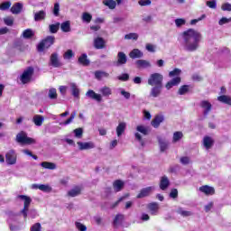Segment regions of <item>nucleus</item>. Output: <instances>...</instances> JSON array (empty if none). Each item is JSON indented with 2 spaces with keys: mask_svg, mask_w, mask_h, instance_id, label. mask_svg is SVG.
Wrapping results in <instances>:
<instances>
[{
  "mask_svg": "<svg viewBox=\"0 0 231 231\" xmlns=\"http://www.w3.org/2000/svg\"><path fill=\"white\" fill-rule=\"evenodd\" d=\"M182 50L192 53L199 49L201 42V33L194 29H188L182 32Z\"/></svg>",
  "mask_w": 231,
  "mask_h": 231,
  "instance_id": "nucleus-1",
  "label": "nucleus"
},
{
  "mask_svg": "<svg viewBox=\"0 0 231 231\" xmlns=\"http://www.w3.org/2000/svg\"><path fill=\"white\" fill-rule=\"evenodd\" d=\"M18 199L23 201V208L20 211L23 215L24 221L28 218V211L30 210V205H32V198L26 195H19Z\"/></svg>",
  "mask_w": 231,
  "mask_h": 231,
  "instance_id": "nucleus-2",
  "label": "nucleus"
},
{
  "mask_svg": "<svg viewBox=\"0 0 231 231\" xmlns=\"http://www.w3.org/2000/svg\"><path fill=\"white\" fill-rule=\"evenodd\" d=\"M16 142L21 145H33L36 143L35 139L28 137V134L23 131L16 134Z\"/></svg>",
  "mask_w": 231,
  "mask_h": 231,
  "instance_id": "nucleus-3",
  "label": "nucleus"
},
{
  "mask_svg": "<svg viewBox=\"0 0 231 231\" xmlns=\"http://www.w3.org/2000/svg\"><path fill=\"white\" fill-rule=\"evenodd\" d=\"M148 86H163V75L158 72L151 74L148 78Z\"/></svg>",
  "mask_w": 231,
  "mask_h": 231,
  "instance_id": "nucleus-4",
  "label": "nucleus"
},
{
  "mask_svg": "<svg viewBox=\"0 0 231 231\" xmlns=\"http://www.w3.org/2000/svg\"><path fill=\"white\" fill-rule=\"evenodd\" d=\"M136 131L137 132L134 134L135 140H138L141 145L143 146V140L142 139V134L143 136H147V134H149V126L139 125L136 126Z\"/></svg>",
  "mask_w": 231,
  "mask_h": 231,
  "instance_id": "nucleus-5",
  "label": "nucleus"
},
{
  "mask_svg": "<svg viewBox=\"0 0 231 231\" xmlns=\"http://www.w3.org/2000/svg\"><path fill=\"white\" fill-rule=\"evenodd\" d=\"M33 67H28L25 70H23V74L20 77L22 84H28L29 82H31L32 78L33 77Z\"/></svg>",
  "mask_w": 231,
  "mask_h": 231,
  "instance_id": "nucleus-6",
  "label": "nucleus"
},
{
  "mask_svg": "<svg viewBox=\"0 0 231 231\" xmlns=\"http://www.w3.org/2000/svg\"><path fill=\"white\" fill-rule=\"evenodd\" d=\"M55 42V37L54 36H48L46 39H44L42 42H41L38 46L37 50L38 51H44V50H48L50 46H52V44Z\"/></svg>",
  "mask_w": 231,
  "mask_h": 231,
  "instance_id": "nucleus-7",
  "label": "nucleus"
},
{
  "mask_svg": "<svg viewBox=\"0 0 231 231\" xmlns=\"http://www.w3.org/2000/svg\"><path fill=\"white\" fill-rule=\"evenodd\" d=\"M5 162L7 165H15V163H17V152L15 150H9L5 153Z\"/></svg>",
  "mask_w": 231,
  "mask_h": 231,
  "instance_id": "nucleus-8",
  "label": "nucleus"
},
{
  "mask_svg": "<svg viewBox=\"0 0 231 231\" xmlns=\"http://www.w3.org/2000/svg\"><path fill=\"white\" fill-rule=\"evenodd\" d=\"M116 60L114 61V66L116 68H120V66H124L127 64V55L124 53V51H119L116 56Z\"/></svg>",
  "mask_w": 231,
  "mask_h": 231,
  "instance_id": "nucleus-9",
  "label": "nucleus"
},
{
  "mask_svg": "<svg viewBox=\"0 0 231 231\" xmlns=\"http://www.w3.org/2000/svg\"><path fill=\"white\" fill-rule=\"evenodd\" d=\"M161 152H165L169 149L171 143L165 137H157Z\"/></svg>",
  "mask_w": 231,
  "mask_h": 231,
  "instance_id": "nucleus-10",
  "label": "nucleus"
},
{
  "mask_svg": "<svg viewBox=\"0 0 231 231\" xmlns=\"http://www.w3.org/2000/svg\"><path fill=\"white\" fill-rule=\"evenodd\" d=\"M153 190H154V186L143 188L140 190V192L136 196V198H137V199H142L143 198H147V196H151V194H152Z\"/></svg>",
  "mask_w": 231,
  "mask_h": 231,
  "instance_id": "nucleus-11",
  "label": "nucleus"
},
{
  "mask_svg": "<svg viewBox=\"0 0 231 231\" xmlns=\"http://www.w3.org/2000/svg\"><path fill=\"white\" fill-rule=\"evenodd\" d=\"M162 89H163V86H153L152 87L149 94L150 98H158L160 95H162Z\"/></svg>",
  "mask_w": 231,
  "mask_h": 231,
  "instance_id": "nucleus-12",
  "label": "nucleus"
},
{
  "mask_svg": "<svg viewBox=\"0 0 231 231\" xmlns=\"http://www.w3.org/2000/svg\"><path fill=\"white\" fill-rule=\"evenodd\" d=\"M31 189L42 190V192H51L52 188L50 184H32Z\"/></svg>",
  "mask_w": 231,
  "mask_h": 231,
  "instance_id": "nucleus-13",
  "label": "nucleus"
},
{
  "mask_svg": "<svg viewBox=\"0 0 231 231\" xmlns=\"http://www.w3.org/2000/svg\"><path fill=\"white\" fill-rule=\"evenodd\" d=\"M49 65L52 66L53 68H60V66H62L60 60H59V54H57V52L51 55Z\"/></svg>",
  "mask_w": 231,
  "mask_h": 231,
  "instance_id": "nucleus-14",
  "label": "nucleus"
},
{
  "mask_svg": "<svg viewBox=\"0 0 231 231\" xmlns=\"http://www.w3.org/2000/svg\"><path fill=\"white\" fill-rule=\"evenodd\" d=\"M200 107L204 109L203 111L204 116H208V114L212 111V104L207 100H202L200 102Z\"/></svg>",
  "mask_w": 231,
  "mask_h": 231,
  "instance_id": "nucleus-15",
  "label": "nucleus"
},
{
  "mask_svg": "<svg viewBox=\"0 0 231 231\" xmlns=\"http://www.w3.org/2000/svg\"><path fill=\"white\" fill-rule=\"evenodd\" d=\"M136 68L138 69H147V68H152L151 61L146 60H138L135 61Z\"/></svg>",
  "mask_w": 231,
  "mask_h": 231,
  "instance_id": "nucleus-16",
  "label": "nucleus"
},
{
  "mask_svg": "<svg viewBox=\"0 0 231 231\" xmlns=\"http://www.w3.org/2000/svg\"><path fill=\"white\" fill-rule=\"evenodd\" d=\"M77 144L79 145V151H88L89 149H95V143L93 142H78Z\"/></svg>",
  "mask_w": 231,
  "mask_h": 231,
  "instance_id": "nucleus-17",
  "label": "nucleus"
},
{
  "mask_svg": "<svg viewBox=\"0 0 231 231\" xmlns=\"http://www.w3.org/2000/svg\"><path fill=\"white\" fill-rule=\"evenodd\" d=\"M94 48H96V50H104V48H106V40L102 37L95 38Z\"/></svg>",
  "mask_w": 231,
  "mask_h": 231,
  "instance_id": "nucleus-18",
  "label": "nucleus"
},
{
  "mask_svg": "<svg viewBox=\"0 0 231 231\" xmlns=\"http://www.w3.org/2000/svg\"><path fill=\"white\" fill-rule=\"evenodd\" d=\"M199 190L203 192V194H206V196H213V194H216V189L208 185L200 187Z\"/></svg>",
  "mask_w": 231,
  "mask_h": 231,
  "instance_id": "nucleus-19",
  "label": "nucleus"
},
{
  "mask_svg": "<svg viewBox=\"0 0 231 231\" xmlns=\"http://www.w3.org/2000/svg\"><path fill=\"white\" fill-rule=\"evenodd\" d=\"M181 82L180 77L173 78L171 80L168 81L165 85L166 89H171V88H174V86H180V83Z\"/></svg>",
  "mask_w": 231,
  "mask_h": 231,
  "instance_id": "nucleus-20",
  "label": "nucleus"
},
{
  "mask_svg": "<svg viewBox=\"0 0 231 231\" xmlns=\"http://www.w3.org/2000/svg\"><path fill=\"white\" fill-rule=\"evenodd\" d=\"M86 97L88 98H92V100H96L97 102L102 101V95L96 93L94 90L89 89L86 93Z\"/></svg>",
  "mask_w": 231,
  "mask_h": 231,
  "instance_id": "nucleus-21",
  "label": "nucleus"
},
{
  "mask_svg": "<svg viewBox=\"0 0 231 231\" xmlns=\"http://www.w3.org/2000/svg\"><path fill=\"white\" fill-rule=\"evenodd\" d=\"M148 210H150L152 216H156L158 210H160V205L157 202H152L147 205Z\"/></svg>",
  "mask_w": 231,
  "mask_h": 231,
  "instance_id": "nucleus-22",
  "label": "nucleus"
},
{
  "mask_svg": "<svg viewBox=\"0 0 231 231\" xmlns=\"http://www.w3.org/2000/svg\"><path fill=\"white\" fill-rule=\"evenodd\" d=\"M99 93H101V97H105L106 98L111 97L113 95V89L107 86H104L101 88H99Z\"/></svg>",
  "mask_w": 231,
  "mask_h": 231,
  "instance_id": "nucleus-23",
  "label": "nucleus"
},
{
  "mask_svg": "<svg viewBox=\"0 0 231 231\" xmlns=\"http://www.w3.org/2000/svg\"><path fill=\"white\" fill-rule=\"evenodd\" d=\"M127 127V124L121 122L118 124L116 131V135L118 136V138H120V136H122V134H124V133H125V129Z\"/></svg>",
  "mask_w": 231,
  "mask_h": 231,
  "instance_id": "nucleus-24",
  "label": "nucleus"
},
{
  "mask_svg": "<svg viewBox=\"0 0 231 231\" xmlns=\"http://www.w3.org/2000/svg\"><path fill=\"white\" fill-rule=\"evenodd\" d=\"M169 185H171V181L169 180V178L167 176H162L161 178L160 189L162 190H166V189L169 188Z\"/></svg>",
  "mask_w": 231,
  "mask_h": 231,
  "instance_id": "nucleus-25",
  "label": "nucleus"
},
{
  "mask_svg": "<svg viewBox=\"0 0 231 231\" xmlns=\"http://www.w3.org/2000/svg\"><path fill=\"white\" fill-rule=\"evenodd\" d=\"M69 87L72 96H74L75 98H79L80 97V89L79 88V86H77L76 83H69Z\"/></svg>",
  "mask_w": 231,
  "mask_h": 231,
  "instance_id": "nucleus-26",
  "label": "nucleus"
},
{
  "mask_svg": "<svg viewBox=\"0 0 231 231\" xmlns=\"http://www.w3.org/2000/svg\"><path fill=\"white\" fill-rule=\"evenodd\" d=\"M177 214L181 216L182 217H190V216H194V213L192 211H187L185 208L179 207L176 210Z\"/></svg>",
  "mask_w": 231,
  "mask_h": 231,
  "instance_id": "nucleus-27",
  "label": "nucleus"
},
{
  "mask_svg": "<svg viewBox=\"0 0 231 231\" xmlns=\"http://www.w3.org/2000/svg\"><path fill=\"white\" fill-rule=\"evenodd\" d=\"M61 32L64 33H69L71 32V22L66 21L60 24Z\"/></svg>",
  "mask_w": 231,
  "mask_h": 231,
  "instance_id": "nucleus-28",
  "label": "nucleus"
},
{
  "mask_svg": "<svg viewBox=\"0 0 231 231\" xmlns=\"http://www.w3.org/2000/svg\"><path fill=\"white\" fill-rule=\"evenodd\" d=\"M11 12L14 15H19L21 12H23V4L21 3H15L12 7H11Z\"/></svg>",
  "mask_w": 231,
  "mask_h": 231,
  "instance_id": "nucleus-29",
  "label": "nucleus"
},
{
  "mask_svg": "<svg viewBox=\"0 0 231 231\" xmlns=\"http://www.w3.org/2000/svg\"><path fill=\"white\" fill-rule=\"evenodd\" d=\"M163 120H165L163 116H156L152 121V127H154L155 129H158V127H160V124H162Z\"/></svg>",
  "mask_w": 231,
  "mask_h": 231,
  "instance_id": "nucleus-30",
  "label": "nucleus"
},
{
  "mask_svg": "<svg viewBox=\"0 0 231 231\" xmlns=\"http://www.w3.org/2000/svg\"><path fill=\"white\" fill-rule=\"evenodd\" d=\"M46 19V11L42 10L34 13V21L39 23V21H44Z\"/></svg>",
  "mask_w": 231,
  "mask_h": 231,
  "instance_id": "nucleus-31",
  "label": "nucleus"
},
{
  "mask_svg": "<svg viewBox=\"0 0 231 231\" xmlns=\"http://www.w3.org/2000/svg\"><path fill=\"white\" fill-rule=\"evenodd\" d=\"M130 59H142L143 57V52L138 49H134L130 53H129Z\"/></svg>",
  "mask_w": 231,
  "mask_h": 231,
  "instance_id": "nucleus-32",
  "label": "nucleus"
},
{
  "mask_svg": "<svg viewBox=\"0 0 231 231\" xmlns=\"http://www.w3.org/2000/svg\"><path fill=\"white\" fill-rule=\"evenodd\" d=\"M203 145L206 149H211L212 145H214V139L209 136H205L203 138Z\"/></svg>",
  "mask_w": 231,
  "mask_h": 231,
  "instance_id": "nucleus-33",
  "label": "nucleus"
},
{
  "mask_svg": "<svg viewBox=\"0 0 231 231\" xmlns=\"http://www.w3.org/2000/svg\"><path fill=\"white\" fill-rule=\"evenodd\" d=\"M32 122L34 125H37V127H41V125H42V124L44 123V116L41 115H35L32 117Z\"/></svg>",
  "mask_w": 231,
  "mask_h": 231,
  "instance_id": "nucleus-34",
  "label": "nucleus"
},
{
  "mask_svg": "<svg viewBox=\"0 0 231 231\" xmlns=\"http://www.w3.org/2000/svg\"><path fill=\"white\" fill-rule=\"evenodd\" d=\"M124 185H125L124 181L120 180H115L113 183L114 190L116 192H120V190L124 189Z\"/></svg>",
  "mask_w": 231,
  "mask_h": 231,
  "instance_id": "nucleus-35",
  "label": "nucleus"
},
{
  "mask_svg": "<svg viewBox=\"0 0 231 231\" xmlns=\"http://www.w3.org/2000/svg\"><path fill=\"white\" fill-rule=\"evenodd\" d=\"M41 165L43 169H48L49 171H55L57 169V164L53 162H42Z\"/></svg>",
  "mask_w": 231,
  "mask_h": 231,
  "instance_id": "nucleus-36",
  "label": "nucleus"
},
{
  "mask_svg": "<svg viewBox=\"0 0 231 231\" xmlns=\"http://www.w3.org/2000/svg\"><path fill=\"white\" fill-rule=\"evenodd\" d=\"M95 77L97 80H102L103 79H107L109 77V73L106 71L97 70L95 72Z\"/></svg>",
  "mask_w": 231,
  "mask_h": 231,
  "instance_id": "nucleus-37",
  "label": "nucleus"
},
{
  "mask_svg": "<svg viewBox=\"0 0 231 231\" xmlns=\"http://www.w3.org/2000/svg\"><path fill=\"white\" fill-rule=\"evenodd\" d=\"M78 62H79V64H82V66H89V60L88 59V54L84 53L79 56Z\"/></svg>",
  "mask_w": 231,
  "mask_h": 231,
  "instance_id": "nucleus-38",
  "label": "nucleus"
},
{
  "mask_svg": "<svg viewBox=\"0 0 231 231\" xmlns=\"http://www.w3.org/2000/svg\"><path fill=\"white\" fill-rule=\"evenodd\" d=\"M81 190L80 187H75L68 192V196L70 198H76V196H79Z\"/></svg>",
  "mask_w": 231,
  "mask_h": 231,
  "instance_id": "nucleus-39",
  "label": "nucleus"
},
{
  "mask_svg": "<svg viewBox=\"0 0 231 231\" xmlns=\"http://www.w3.org/2000/svg\"><path fill=\"white\" fill-rule=\"evenodd\" d=\"M218 102L222 104H227V106H231V97L226 95H223L217 97Z\"/></svg>",
  "mask_w": 231,
  "mask_h": 231,
  "instance_id": "nucleus-40",
  "label": "nucleus"
},
{
  "mask_svg": "<svg viewBox=\"0 0 231 231\" xmlns=\"http://www.w3.org/2000/svg\"><path fill=\"white\" fill-rule=\"evenodd\" d=\"M93 19V15H91V14L89 13H83L81 15V20L83 23H87V24H89V23H91V20Z\"/></svg>",
  "mask_w": 231,
  "mask_h": 231,
  "instance_id": "nucleus-41",
  "label": "nucleus"
},
{
  "mask_svg": "<svg viewBox=\"0 0 231 231\" xmlns=\"http://www.w3.org/2000/svg\"><path fill=\"white\" fill-rule=\"evenodd\" d=\"M33 35H35V33L32 29H26L23 32L22 37H23V39H32Z\"/></svg>",
  "mask_w": 231,
  "mask_h": 231,
  "instance_id": "nucleus-42",
  "label": "nucleus"
},
{
  "mask_svg": "<svg viewBox=\"0 0 231 231\" xmlns=\"http://www.w3.org/2000/svg\"><path fill=\"white\" fill-rule=\"evenodd\" d=\"M103 4L105 6H108L110 10H115L116 8V2L115 0H104Z\"/></svg>",
  "mask_w": 231,
  "mask_h": 231,
  "instance_id": "nucleus-43",
  "label": "nucleus"
},
{
  "mask_svg": "<svg viewBox=\"0 0 231 231\" xmlns=\"http://www.w3.org/2000/svg\"><path fill=\"white\" fill-rule=\"evenodd\" d=\"M48 97L51 100H57V88H51L49 89Z\"/></svg>",
  "mask_w": 231,
  "mask_h": 231,
  "instance_id": "nucleus-44",
  "label": "nucleus"
},
{
  "mask_svg": "<svg viewBox=\"0 0 231 231\" xmlns=\"http://www.w3.org/2000/svg\"><path fill=\"white\" fill-rule=\"evenodd\" d=\"M125 218V217L123 214H117L114 219V226L120 225Z\"/></svg>",
  "mask_w": 231,
  "mask_h": 231,
  "instance_id": "nucleus-45",
  "label": "nucleus"
},
{
  "mask_svg": "<svg viewBox=\"0 0 231 231\" xmlns=\"http://www.w3.org/2000/svg\"><path fill=\"white\" fill-rule=\"evenodd\" d=\"M59 28H60V23H57L55 24L49 25V32L51 33H57L59 32Z\"/></svg>",
  "mask_w": 231,
  "mask_h": 231,
  "instance_id": "nucleus-46",
  "label": "nucleus"
},
{
  "mask_svg": "<svg viewBox=\"0 0 231 231\" xmlns=\"http://www.w3.org/2000/svg\"><path fill=\"white\" fill-rule=\"evenodd\" d=\"M183 138V133L181 132H175L173 134L172 143H176L177 142H180Z\"/></svg>",
  "mask_w": 231,
  "mask_h": 231,
  "instance_id": "nucleus-47",
  "label": "nucleus"
},
{
  "mask_svg": "<svg viewBox=\"0 0 231 231\" xmlns=\"http://www.w3.org/2000/svg\"><path fill=\"white\" fill-rule=\"evenodd\" d=\"M125 39L127 41H138V33L136 32H130L126 35H125Z\"/></svg>",
  "mask_w": 231,
  "mask_h": 231,
  "instance_id": "nucleus-48",
  "label": "nucleus"
},
{
  "mask_svg": "<svg viewBox=\"0 0 231 231\" xmlns=\"http://www.w3.org/2000/svg\"><path fill=\"white\" fill-rule=\"evenodd\" d=\"M187 23V21L183 18H177L175 20V25L177 26V28H181V26H184V24Z\"/></svg>",
  "mask_w": 231,
  "mask_h": 231,
  "instance_id": "nucleus-49",
  "label": "nucleus"
},
{
  "mask_svg": "<svg viewBox=\"0 0 231 231\" xmlns=\"http://www.w3.org/2000/svg\"><path fill=\"white\" fill-rule=\"evenodd\" d=\"M181 75V69H174L173 70L169 72V77H180Z\"/></svg>",
  "mask_w": 231,
  "mask_h": 231,
  "instance_id": "nucleus-50",
  "label": "nucleus"
},
{
  "mask_svg": "<svg viewBox=\"0 0 231 231\" xmlns=\"http://www.w3.org/2000/svg\"><path fill=\"white\" fill-rule=\"evenodd\" d=\"M179 95H186V93H189V86L183 85L179 88L178 91Z\"/></svg>",
  "mask_w": 231,
  "mask_h": 231,
  "instance_id": "nucleus-51",
  "label": "nucleus"
},
{
  "mask_svg": "<svg viewBox=\"0 0 231 231\" xmlns=\"http://www.w3.org/2000/svg\"><path fill=\"white\" fill-rule=\"evenodd\" d=\"M75 226L79 231H88V227L80 222H76Z\"/></svg>",
  "mask_w": 231,
  "mask_h": 231,
  "instance_id": "nucleus-52",
  "label": "nucleus"
},
{
  "mask_svg": "<svg viewBox=\"0 0 231 231\" xmlns=\"http://www.w3.org/2000/svg\"><path fill=\"white\" fill-rule=\"evenodd\" d=\"M120 94L124 97L126 100L131 98V93L125 91L124 88H119Z\"/></svg>",
  "mask_w": 231,
  "mask_h": 231,
  "instance_id": "nucleus-53",
  "label": "nucleus"
},
{
  "mask_svg": "<svg viewBox=\"0 0 231 231\" xmlns=\"http://www.w3.org/2000/svg\"><path fill=\"white\" fill-rule=\"evenodd\" d=\"M73 51L72 50H68L64 54H63V59L66 60H69V59L73 58Z\"/></svg>",
  "mask_w": 231,
  "mask_h": 231,
  "instance_id": "nucleus-54",
  "label": "nucleus"
},
{
  "mask_svg": "<svg viewBox=\"0 0 231 231\" xmlns=\"http://www.w3.org/2000/svg\"><path fill=\"white\" fill-rule=\"evenodd\" d=\"M12 6V2H4L0 5V10H8Z\"/></svg>",
  "mask_w": 231,
  "mask_h": 231,
  "instance_id": "nucleus-55",
  "label": "nucleus"
},
{
  "mask_svg": "<svg viewBox=\"0 0 231 231\" xmlns=\"http://www.w3.org/2000/svg\"><path fill=\"white\" fill-rule=\"evenodd\" d=\"M74 134L76 138H82V134H84V130H82V128H77L74 130Z\"/></svg>",
  "mask_w": 231,
  "mask_h": 231,
  "instance_id": "nucleus-56",
  "label": "nucleus"
},
{
  "mask_svg": "<svg viewBox=\"0 0 231 231\" xmlns=\"http://www.w3.org/2000/svg\"><path fill=\"white\" fill-rule=\"evenodd\" d=\"M4 23H5V24H6V26H14V18L13 17H5L4 19Z\"/></svg>",
  "mask_w": 231,
  "mask_h": 231,
  "instance_id": "nucleus-57",
  "label": "nucleus"
},
{
  "mask_svg": "<svg viewBox=\"0 0 231 231\" xmlns=\"http://www.w3.org/2000/svg\"><path fill=\"white\" fill-rule=\"evenodd\" d=\"M206 5L207 6H208V8H212L213 10H216V8H217V4L216 3V0L208 1Z\"/></svg>",
  "mask_w": 231,
  "mask_h": 231,
  "instance_id": "nucleus-58",
  "label": "nucleus"
},
{
  "mask_svg": "<svg viewBox=\"0 0 231 231\" xmlns=\"http://www.w3.org/2000/svg\"><path fill=\"white\" fill-rule=\"evenodd\" d=\"M59 12H60V5L59 3L54 4L53 14L55 17H59Z\"/></svg>",
  "mask_w": 231,
  "mask_h": 231,
  "instance_id": "nucleus-59",
  "label": "nucleus"
},
{
  "mask_svg": "<svg viewBox=\"0 0 231 231\" xmlns=\"http://www.w3.org/2000/svg\"><path fill=\"white\" fill-rule=\"evenodd\" d=\"M228 23H231V18L223 17L219 20L218 24L223 26V24H228Z\"/></svg>",
  "mask_w": 231,
  "mask_h": 231,
  "instance_id": "nucleus-60",
  "label": "nucleus"
},
{
  "mask_svg": "<svg viewBox=\"0 0 231 231\" xmlns=\"http://www.w3.org/2000/svg\"><path fill=\"white\" fill-rule=\"evenodd\" d=\"M146 50L147 51H150L151 53H154L156 51V46L151 43L146 44Z\"/></svg>",
  "mask_w": 231,
  "mask_h": 231,
  "instance_id": "nucleus-61",
  "label": "nucleus"
},
{
  "mask_svg": "<svg viewBox=\"0 0 231 231\" xmlns=\"http://www.w3.org/2000/svg\"><path fill=\"white\" fill-rule=\"evenodd\" d=\"M170 198L176 199L178 198V189H172L170 192Z\"/></svg>",
  "mask_w": 231,
  "mask_h": 231,
  "instance_id": "nucleus-62",
  "label": "nucleus"
},
{
  "mask_svg": "<svg viewBox=\"0 0 231 231\" xmlns=\"http://www.w3.org/2000/svg\"><path fill=\"white\" fill-rule=\"evenodd\" d=\"M42 228L41 223H36L31 227V231H41Z\"/></svg>",
  "mask_w": 231,
  "mask_h": 231,
  "instance_id": "nucleus-63",
  "label": "nucleus"
},
{
  "mask_svg": "<svg viewBox=\"0 0 231 231\" xmlns=\"http://www.w3.org/2000/svg\"><path fill=\"white\" fill-rule=\"evenodd\" d=\"M221 8L224 12H231V5L228 3L222 5Z\"/></svg>",
  "mask_w": 231,
  "mask_h": 231,
  "instance_id": "nucleus-64",
  "label": "nucleus"
}]
</instances>
